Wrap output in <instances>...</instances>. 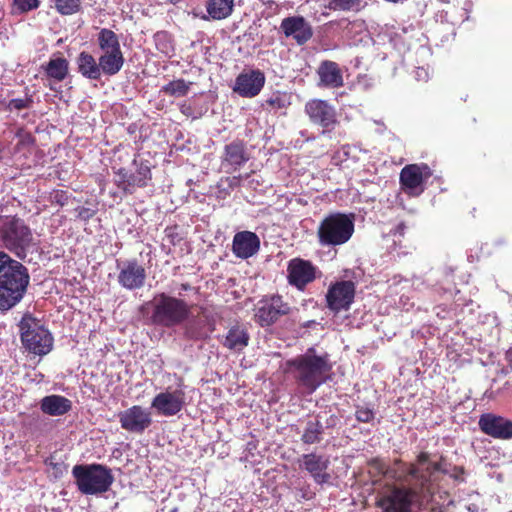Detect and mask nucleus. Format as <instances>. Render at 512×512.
<instances>
[{
  "mask_svg": "<svg viewBox=\"0 0 512 512\" xmlns=\"http://www.w3.org/2000/svg\"><path fill=\"white\" fill-rule=\"evenodd\" d=\"M32 242V232L23 220L12 217L1 221L0 243L16 257L25 259Z\"/></svg>",
  "mask_w": 512,
  "mask_h": 512,
  "instance_id": "6",
  "label": "nucleus"
},
{
  "mask_svg": "<svg viewBox=\"0 0 512 512\" xmlns=\"http://www.w3.org/2000/svg\"><path fill=\"white\" fill-rule=\"evenodd\" d=\"M353 218L342 213H334L325 217L317 230L321 246L330 247L346 243L353 235Z\"/></svg>",
  "mask_w": 512,
  "mask_h": 512,
  "instance_id": "7",
  "label": "nucleus"
},
{
  "mask_svg": "<svg viewBox=\"0 0 512 512\" xmlns=\"http://www.w3.org/2000/svg\"><path fill=\"white\" fill-rule=\"evenodd\" d=\"M117 268V281L122 288L132 291L144 286L147 278L146 269L137 259L117 261Z\"/></svg>",
  "mask_w": 512,
  "mask_h": 512,
  "instance_id": "13",
  "label": "nucleus"
},
{
  "mask_svg": "<svg viewBox=\"0 0 512 512\" xmlns=\"http://www.w3.org/2000/svg\"><path fill=\"white\" fill-rule=\"evenodd\" d=\"M293 308L279 295L260 300L255 310V321L261 327L273 325L280 317L291 314Z\"/></svg>",
  "mask_w": 512,
  "mask_h": 512,
  "instance_id": "11",
  "label": "nucleus"
},
{
  "mask_svg": "<svg viewBox=\"0 0 512 512\" xmlns=\"http://www.w3.org/2000/svg\"><path fill=\"white\" fill-rule=\"evenodd\" d=\"M121 427L135 434H142L152 423L151 413L140 405H134L118 414Z\"/></svg>",
  "mask_w": 512,
  "mask_h": 512,
  "instance_id": "14",
  "label": "nucleus"
},
{
  "mask_svg": "<svg viewBox=\"0 0 512 512\" xmlns=\"http://www.w3.org/2000/svg\"><path fill=\"white\" fill-rule=\"evenodd\" d=\"M329 465L330 460L327 456L316 453L304 454L299 459L300 468L307 471L319 485L330 483L331 475L327 471Z\"/></svg>",
  "mask_w": 512,
  "mask_h": 512,
  "instance_id": "15",
  "label": "nucleus"
},
{
  "mask_svg": "<svg viewBox=\"0 0 512 512\" xmlns=\"http://www.w3.org/2000/svg\"><path fill=\"white\" fill-rule=\"evenodd\" d=\"M33 100L30 97L25 98H14L11 99L8 103V108L13 110H22V109H28L32 106Z\"/></svg>",
  "mask_w": 512,
  "mask_h": 512,
  "instance_id": "35",
  "label": "nucleus"
},
{
  "mask_svg": "<svg viewBox=\"0 0 512 512\" xmlns=\"http://www.w3.org/2000/svg\"><path fill=\"white\" fill-rule=\"evenodd\" d=\"M248 161L244 146L239 142H233L225 147V156L223 159V167L227 173L238 170L244 163Z\"/></svg>",
  "mask_w": 512,
  "mask_h": 512,
  "instance_id": "25",
  "label": "nucleus"
},
{
  "mask_svg": "<svg viewBox=\"0 0 512 512\" xmlns=\"http://www.w3.org/2000/svg\"><path fill=\"white\" fill-rule=\"evenodd\" d=\"M15 9L19 12H28L39 6V0H14Z\"/></svg>",
  "mask_w": 512,
  "mask_h": 512,
  "instance_id": "37",
  "label": "nucleus"
},
{
  "mask_svg": "<svg viewBox=\"0 0 512 512\" xmlns=\"http://www.w3.org/2000/svg\"><path fill=\"white\" fill-rule=\"evenodd\" d=\"M168 1H169L170 3H172V4H176V3H178L180 0H168Z\"/></svg>",
  "mask_w": 512,
  "mask_h": 512,
  "instance_id": "43",
  "label": "nucleus"
},
{
  "mask_svg": "<svg viewBox=\"0 0 512 512\" xmlns=\"http://www.w3.org/2000/svg\"><path fill=\"white\" fill-rule=\"evenodd\" d=\"M265 84V75L260 70H250L240 73L233 87V91L246 98L257 96Z\"/></svg>",
  "mask_w": 512,
  "mask_h": 512,
  "instance_id": "18",
  "label": "nucleus"
},
{
  "mask_svg": "<svg viewBox=\"0 0 512 512\" xmlns=\"http://www.w3.org/2000/svg\"><path fill=\"white\" fill-rule=\"evenodd\" d=\"M163 90L174 97H181L188 92L189 86L183 80H176L164 86Z\"/></svg>",
  "mask_w": 512,
  "mask_h": 512,
  "instance_id": "33",
  "label": "nucleus"
},
{
  "mask_svg": "<svg viewBox=\"0 0 512 512\" xmlns=\"http://www.w3.org/2000/svg\"><path fill=\"white\" fill-rule=\"evenodd\" d=\"M330 370L327 355H316L313 348L286 362V371L293 374L298 385L307 394L315 392L326 381V375Z\"/></svg>",
  "mask_w": 512,
  "mask_h": 512,
  "instance_id": "2",
  "label": "nucleus"
},
{
  "mask_svg": "<svg viewBox=\"0 0 512 512\" xmlns=\"http://www.w3.org/2000/svg\"><path fill=\"white\" fill-rule=\"evenodd\" d=\"M355 416L359 422L369 423L374 419V411L369 407L357 406Z\"/></svg>",
  "mask_w": 512,
  "mask_h": 512,
  "instance_id": "36",
  "label": "nucleus"
},
{
  "mask_svg": "<svg viewBox=\"0 0 512 512\" xmlns=\"http://www.w3.org/2000/svg\"><path fill=\"white\" fill-rule=\"evenodd\" d=\"M462 475H463V470L460 469V468H454V474H452L451 476L455 479V480H463L462 478Z\"/></svg>",
  "mask_w": 512,
  "mask_h": 512,
  "instance_id": "42",
  "label": "nucleus"
},
{
  "mask_svg": "<svg viewBox=\"0 0 512 512\" xmlns=\"http://www.w3.org/2000/svg\"><path fill=\"white\" fill-rule=\"evenodd\" d=\"M317 73L320 79L319 85L321 86L339 88L344 84L342 72L336 62L329 60L323 61L320 64Z\"/></svg>",
  "mask_w": 512,
  "mask_h": 512,
  "instance_id": "23",
  "label": "nucleus"
},
{
  "mask_svg": "<svg viewBox=\"0 0 512 512\" xmlns=\"http://www.w3.org/2000/svg\"><path fill=\"white\" fill-rule=\"evenodd\" d=\"M54 198H55L56 202L61 205H64L67 200V196L63 192H57L55 194Z\"/></svg>",
  "mask_w": 512,
  "mask_h": 512,
  "instance_id": "41",
  "label": "nucleus"
},
{
  "mask_svg": "<svg viewBox=\"0 0 512 512\" xmlns=\"http://www.w3.org/2000/svg\"><path fill=\"white\" fill-rule=\"evenodd\" d=\"M249 340L247 328L243 324H235L228 329L222 344L231 351L240 352L248 346Z\"/></svg>",
  "mask_w": 512,
  "mask_h": 512,
  "instance_id": "24",
  "label": "nucleus"
},
{
  "mask_svg": "<svg viewBox=\"0 0 512 512\" xmlns=\"http://www.w3.org/2000/svg\"><path fill=\"white\" fill-rule=\"evenodd\" d=\"M304 112L310 122L327 131L334 129L338 123L335 107L326 100L311 99L306 102Z\"/></svg>",
  "mask_w": 512,
  "mask_h": 512,
  "instance_id": "12",
  "label": "nucleus"
},
{
  "mask_svg": "<svg viewBox=\"0 0 512 512\" xmlns=\"http://www.w3.org/2000/svg\"><path fill=\"white\" fill-rule=\"evenodd\" d=\"M30 282L28 269L15 260L0 274V306L9 310L24 297Z\"/></svg>",
  "mask_w": 512,
  "mask_h": 512,
  "instance_id": "4",
  "label": "nucleus"
},
{
  "mask_svg": "<svg viewBox=\"0 0 512 512\" xmlns=\"http://www.w3.org/2000/svg\"><path fill=\"white\" fill-rule=\"evenodd\" d=\"M442 473H448L444 463L434 462L427 453H421L416 463L403 466L395 476L400 485L391 486L378 496V508L382 512H412L416 500L434 493Z\"/></svg>",
  "mask_w": 512,
  "mask_h": 512,
  "instance_id": "1",
  "label": "nucleus"
},
{
  "mask_svg": "<svg viewBox=\"0 0 512 512\" xmlns=\"http://www.w3.org/2000/svg\"><path fill=\"white\" fill-rule=\"evenodd\" d=\"M78 72L86 79L98 81L103 73L99 64L93 55L86 51H82L77 59Z\"/></svg>",
  "mask_w": 512,
  "mask_h": 512,
  "instance_id": "27",
  "label": "nucleus"
},
{
  "mask_svg": "<svg viewBox=\"0 0 512 512\" xmlns=\"http://www.w3.org/2000/svg\"><path fill=\"white\" fill-rule=\"evenodd\" d=\"M405 229H406V226L403 223L398 224L393 232V236L394 237L403 236L405 233Z\"/></svg>",
  "mask_w": 512,
  "mask_h": 512,
  "instance_id": "40",
  "label": "nucleus"
},
{
  "mask_svg": "<svg viewBox=\"0 0 512 512\" xmlns=\"http://www.w3.org/2000/svg\"><path fill=\"white\" fill-rule=\"evenodd\" d=\"M44 70L48 78L61 82L68 75L69 62L64 57L51 58Z\"/></svg>",
  "mask_w": 512,
  "mask_h": 512,
  "instance_id": "29",
  "label": "nucleus"
},
{
  "mask_svg": "<svg viewBox=\"0 0 512 512\" xmlns=\"http://www.w3.org/2000/svg\"><path fill=\"white\" fill-rule=\"evenodd\" d=\"M359 0H329V8L333 10L348 11L356 8Z\"/></svg>",
  "mask_w": 512,
  "mask_h": 512,
  "instance_id": "34",
  "label": "nucleus"
},
{
  "mask_svg": "<svg viewBox=\"0 0 512 512\" xmlns=\"http://www.w3.org/2000/svg\"><path fill=\"white\" fill-rule=\"evenodd\" d=\"M0 310H4V308L0 306Z\"/></svg>",
  "mask_w": 512,
  "mask_h": 512,
  "instance_id": "45",
  "label": "nucleus"
},
{
  "mask_svg": "<svg viewBox=\"0 0 512 512\" xmlns=\"http://www.w3.org/2000/svg\"><path fill=\"white\" fill-rule=\"evenodd\" d=\"M267 103L275 108V109H281V108H284L286 106V100L284 97L276 94V95H273L272 97H270L268 100H267Z\"/></svg>",
  "mask_w": 512,
  "mask_h": 512,
  "instance_id": "38",
  "label": "nucleus"
},
{
  "mask_svg": "<svg viewBox=\"0 0 512 512\" xmlns=\"http://www.w3.org/2000/svg\"><path fill=\"white\" fill-rule=\"evenodd\" d=\"M151 309L150 322L155 326L172 328L182 324L189 316L190 307L182 299L159 293L147 303Z\"/></svg>",
  "mask_w": 512,
  "mask_h": 512,
  "instance_id": "3",
  "label": "nucleus"
},
{
  "mask_svg": "<svg viewBox=\"0 0 512 512\" xmlns=\"http://www.w3.org/2000/svg\"><path fill=\"white\" fill-rule=\"evenodd\" d=\"M57 11L63 15H70L79 10L80 0H54Z\"/></svg>",
  "mask_w": 512,
  "mask_h": 512,
  "instance_id": "32",
  "label": "nucleus"
},
{
  "mask_svg": "<svg viewBox=\"0 0 512 512\" xmlns=\"http://www.w3.org/2000/svg\"><path fill=\"white\" fill-rule=\"evenodd\" d=\"M135 171L119 168L114 174L115 185L126 194H133L137 188L146 187L151 181V164L148 160L134 159Z\"/></svg>",
  "mask_w": 512,
  "mask_h": 512,
  "instance_id": "10",
  "label": "nucleus"
},
{
  "mask_svg": "<svg viewBox=\"0 0 512 512\" xmlns=\"http://www.w3.org/2000/svg\"><path fill=\"white\" fill-rule=\"evenodd\" d=\"M355 285L352 281H339L333 284L326 294L328 308L338 312L347 310L353 302Z\"/></svg>",
  "mask_w": 512,
  "mask_h": 512,
  "instance_id": "16",
  "label": "nucleus"
},
{
  "mask_svg": "<svg viewBox=\"0 0 512 512\" xmlns=\"http://www.w3.org/2000/svg\"><path fill=\"white\" fill-rule=\"evenodd\" d=\"M97 42L101 50L98 61L102 73L106 76L116 75L125 62L118 36L112 30L103 28L98 33Z\"/></svg>",
  "mask_w": 512,
  "mask_h": 512,
  "instance_id": "9",
  "label": "nucleus"
},
{
  "mask_svg": "<svg viewBox=\"0 0 512 512\" xmlns=\"http://www.w3.org/2000/svg\"><path fill=\"white\" fill-rule=\"evenodd\" d=\"M429 168L426 165L419 166L416 164L405 166L400 173L401 184L408 189H415L423 181L424 171H428ZM428 172H426V175Z\"/></svg>",
  "mask_w": 512,
  "mask_h": 512,
  "instance_id": "28",
  "label": "nucleus"
},
{
  "mask_svg": "<svg viewBox=\"0 0 512 512\" xmlns=\"http://www.w3.org/2000/svg\"><path fill=\"white\" fill-rule=\"evenodd\" d=\"M430 73L428 67H417L415 71V78L418 81H427L429 79Z\"/></svg>",
  "mask_w": 512,
  "mask_h": 512,
  "instance_id": "39",
  "label": "nucleus"
},
{
  "mask_svg": "<svg viewBox=\"0 0 512 512\" xmlns=\"http://www.w3.org/2000/svg\"><path fill=\"white\" fill-rule=\"evenodd\" d=\"M182 288H183L184 290H187V289L189 288V285H188V284H183V285H182Z\"/></svg>",
  "mask_w": 512,
  "mask_h": 512,
  "instance_id": "44",
  "label": "nucleus"
},
{
  "mask_svg": "<svg viewBox=\"0 0 512 512\" xmlns=\"http://www.w3.org/2000/svg\"><path fill=\"white\" fill-rule=\"evenodd\" d=\"M322 434L323 425L320 421H308L302 434L301 440L305 444L319 443L322 439Z\"/></svg>",
  "mask_w": 512,
  "mask_h": 512,
  "instance_id": "31",
  "label": "nucleus"
},
{
  "mask_svg": "<svg viewBox=\"0 0 512 512\" xmlns=\"http://www.w3.org/2000/svg\"><path fill=\"white\" fill-rule=\"evenodd\" d=\"M480 429L487 435L498 439L512 438V421L494 414H484L479 419Z\"/></svg>",
  "mask_w": 512,
  "mask_h": 512,
  "instance_id": "19",
  "label": "nucleus"
},
{
  "mask_svg": "<svg viewBox=\"0 0 512 512\" xmlns=\"http://www.w3.org/2000/svg\"><path fill=\"white\" fill-rule=\"evenodd\" d=\"M260 248L259 237L251 231L237 232L233 237L232 250L236 257L248 259Z\"/></svg>",
  "mask_w": 512,
  "mask_h": 512,
  "instance_id": "21",
  "label": "nucleus"
},
{
  "mask_svg": "<svg viewBox=\"0 0 512 512\" xmlns=\"http://www.w3.org/2000/svg\"><path fill=\"white\" fill-rule=\"evenodd\" d=\"M315 278L314 266L306 260L295 258L288 265L289 283L298 289H303L308 283Z\"/></svg>",
  "mask_w": 512,
  "mask_h": 512,
  "instance_id": "20",
  "label": "nucleus"
},
{
  "mask_svg": "<svg viewBox=\"0 0 512 512\" xmlns=\"http://www.w3.org/2000/svg\"><path fill=\"white\" fill-rule=\"evenodd\" d=\"M72 475L84 495L105 493L114 482L112 470L102 464H77L72 468Z\"/></svg>",
  "mask_w": 512,
  "mask_h": 512,
  "instance_id": "5",
  "label": "nucleus"
},
{
  "mask_svg": "<svg viewBox=\"0 0 512 512\" xmlns=\"http://www.w3.org/2000/svg\"><path fill=\"white\" fill-rule=\"evenodd\" d=\"M280 30L285 37L292 38L300 46L306 44L313 36L312 26L303 16L282 19Z\"/></svg>",
  "mask_w": 512,
  "mask_h": 512,
  "instance_id": "17",
  "label": "nucleus"
},
{
  "mask_svg": "<svg viewBox=\"0 0 512 512\" xmlns=\"http://www.w3.org/2000/svg\"><path fill=\"white\" fill-rule=\"evenodd\" d=\"M72 408V402L68 398L52 394L45 396L40 401V409L49 416H62Z\"/></svg>",
  "mask_w": 512,
  "mask_h": 512,
  "instance_id": "26",
  "label": "nucleus"
},
{
  "mask_svg": "<svg viewBox=\"0 0 512 512\" xmlns=\"http://www.w3.org/2000/svg\"><path fill=\"white\" fill-rule=\"evenodd\" d=\"M234 0H210L207 4V12L212 19L221 20L231 15Z\"/></svg>",
  "mask_w": 512,
  "mask_h": 512,
  "instance_id": "30",
  "label": "nucleus"
},
{
  "mask_svg": "<svg viewBox=\"0 0 512 512\" xmlns=\"http://www.w3.org/2000/svg\"><path fill=\"white\" fill-rule=\"evenodd\" d=\"M183 405V399L179 392H162L157 394L151 403L159 415L173 416L177 414Z\"/></svg>",
  "mask_w": 512,
  "mask_h": 512,
  "instance_id": "22",
  "label": "nucleus"
},
{
  "mask_svg": "<svg viewBox=\"0 0 512 512\" xmlns=\"http://www.w3.org/2000/svg\"><path fill=\"white\" fill-rule=\"evenodd\" d=\"M19 329L22 344L30 353L43 356L52 350V334L36 318L25 314L19 323Z\"/></svg>",
  "mask_w": 512,
  "mask_h": 512,
  "instance_id": "8",
  "label": "nucleus"
}]
</instances>
